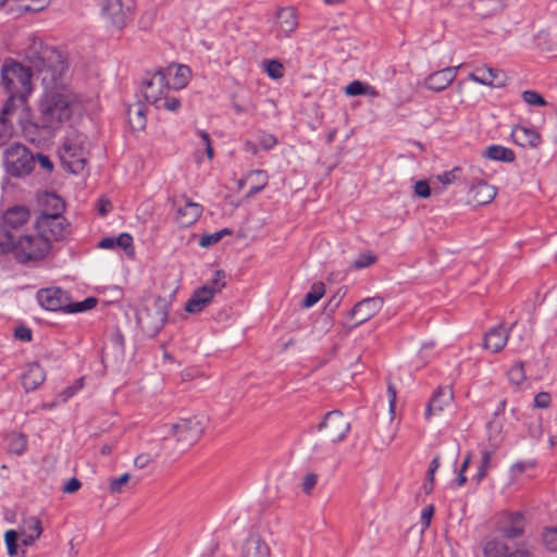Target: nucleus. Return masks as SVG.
<instances>
[{
	"label": "nucleus",
	"mask_w": 557,
	"mask_h": 557,
	"mask_svg": "<svg viewBox=\"0 0 557 557\" xmlns=\"http://www.w3.org/2000/svg\"><path fill=\"white\" fill-rule=\"evenodd\" d=\"M44 95L39 101L38 116L35 125L54 132L69 122L74 115L83 112L82 97L69 85V74L52 76L46 74L41 78Z\"/></svg>",
	"instance_id": "1"
},
{
	"label": "nucleus",
	"mask_w": 557,
	"mask_h": 557,
	"mask_svg": "<svg viewBox=\"0 0 557 557\" xmlns=\"http://www.w3.org/2000/svg\"><path fill=\"white\" fill-rule=\"evenodd\" d=\"M25 59L29 63L28 67L38 72L40 78L46 74L57 78L69 74L67 64L62 54L39 38L29 39L25 48Z\"/></svg>",
	"instance_id": "2"
},
{
	"label": "nucleus",
	"mask_w": 557,
	"mask_h": 557,
	"mask_svg": "<svg viewBox=\"0 0 557 557\" xmlns=\"http://www.w3.org/2000/svg\"><path fill=\"white\" fill-rule=\"evenodd\" d=\"M168 300L159 296L148 300L137 311V323L145 334L153 337L160 332L168 320Z\"/></svg>",
	"instance_id": "3"
},
{
	"label": "nucleus",
	"mask_w": 557,
	"mask_h": 557,
	"mask_svg": "<svg viewBox=\"0 0 557 557\" xmlns=\"http://www.w3.org/2000/svg\"><path fill=\"white\" fill-rule=\"evenodd\" d=\"M3 166L12 177H25L35 168V154L20 143L10 144L3 151Z\"/></svg>",
	"instance_id": "4"
},
{
	"label": "nucleus",
	"mask_w": 557,
	"mask_h": 557,
	"mask_svg": "<svg viewBox=\"0 0 557 557\" xmlns=\"http://www.w3.org/2000/svg\"><path fill=\"white\" fill-rule=\"evenodd\" d=\"M135 11L134 0H101L100 15L106 26L122 32L132 21Z\"/></svg>",
	"instance_id": "5"
},
{
	"label": "nucleus",
	"mask_w": 557,
	"mask_h": 557,
	"mask_svg": "<svg viewBox=\"0 0 557 557\" xmlns=\"http://www.w3.org/2000/svg\"><path fill=\"white\" fill-rule=\"evenodd\" d=\"M32 69L16 61H5L1 67L2 85L8 92L29 96L33 91Z\"/></svg>",
	"instance_id": "6"
},
{
	"label": "nucleus",
	"mask_w": 557,
	"mask_h": 557,
	"mask_svg": "<svg viewBox=\"0 0 557 557\" xmlns=\"http://www.w3.org/2000/svg\"><path fill=\"white\" fill-rule=\"evenodd\" d=\"M49 250V239L44 236L17 235L13 240L12 253L21 263L42 259Z\"/></svg>",
	"instance_id": "7"
},
{
	"label": "nucleus",
	"mask_w": 557,
	"mask_h": 557,
	"mask_svg": "<svg viewBox=\"0 0 557 557\" xmlns=\"http://www.w3.org/2000/svg\"><path fill=\"white\" fill-rule=\"evenodd\" d=\"M51 199L55 202V211L53 213H42L39 220V224L42 227L46 236H50V238L54 240H61L69 233V224L61 215L63 202L57 196H51ZM47 238L49 239V237Z\"/></svg>",
	"instance_id": "8"
},
{
	"label": "nucleus",
	"mask_w": 557,
	"mask_h": 557,
	"mask_svg": "<svg viewBox=\"0 0 557 557\" xmlns=\"http://www.w3.org/2000/svg\"><path fill=\"white\" fill-rule=\"evenodd\" d=\"M82 143L79 136L76 138L67 137L59 150L62 164L74 174L82 172L86 163Z\"/></svg>",
	"instance_id": "9"
},
{
	"label": "nucleus",
	"mask_w": 557,
	"mask_h": 557,
	"mask_svg": "<svg viewBox=\"0 0 557 557\" xmlns=\"http://www.w3.org/2000/svg\"><path fill=\"white\" fill-rule=\"evenodd\" d=\"M481 170L476 168H470L462 180L470 186V194L472 202L479 206L490 203L497 194L496 187L487 184L484 180L480 178L476 174H480Z\"/></svg>",
	"instance_id": "10"
},
{
	"label": "nucleus",
	"mask_w": 557,
	"mask_h": 557,
	"mask_svg": "<svg viewBox=\"0 0 557 557\" xmlns=\"http://www.w3.org/2000/svg\"><path fill=\"white\" fill-rule=\"evenodd\" d=\"M454 392L450 386H440L434 392L426 407L429 416H453L456 414Z\"/></svg>",
	"instance_id": "11"
},
{
	"label": "nucleus",
	"mask_w": 557,
	"mask_h": 557,
	"mask_svg": "<svg viewBox=\"0 0 557 557\" xmlns=\"http://www.w3.org/2000/svg\"><path fill=\"white\" fill-rule=\"evenodd\" d=\"M524 517L519 512H502L495 521V531L506 539H515L523 534Z\"/></svg>",
	"instance_id": "12"
},
{
	"label": "nucleus",
	"mask_w": 557,
	"mask_h": 557,
	"mask_svg": "<svg viewBox=\"0 0 557 557\" xmlns=\"http://www.w3.org/2000/svg\"><path fill=\"white\" fill-rule=\"evenodd\" d=\"M170 89L166 74L163 71L154 72L149 78L143 82V94L145 99L156 106L168 94Z\"/></svg>",
	"instance_id": "13"
},
{
	"label": "nucleus",
	"mask_w": 557,
	"mask_h": 557,
	"mask_svg": "<svg viewBox=\"0 0 557 557\" xmlns=\"http://www.w3.org/2000/svg\"><path fill=\"white\" fill-rule=\"evenodd\" d=\"M40 306L50 311H65L70 305L69 294L59 287L42 288L37 293Z\"/></svg>",
	"instance_id": "14"
},
{
	"label": "nucleus",
	"mask_w": 557,
	"mask_h": 557,
	"mask_svg": "<svg viewBox=\"0 0 557 557\" xmlns=\"http://www.w3.org/2000/svg\"><path fill=\"white\" fill-rule=\"evenodd\" d=\"M298 27L296 10L293 7L280 8L274 15L272 33L276 38L288 37Z\"/></svg>",
	"instance_id": "15"
},
{
	"label": "nucleus",
	"mask_w": 557,
	"mask_h": 557,
	"mask_svg": "<svg viewBox=\"0 0 557 557\" xmlns=\"http://www.w3.org/2000/svg\"><path fill=\"white\" fill-rule=\"evenodd\" d=\"M384 300L380 296L369 297L357 302L348 315L350 319H357L355 326L364 323L374 317L382 308Z\"/></svg>",
	"instance_id": "16"
},
{
	"label": "nucleus",
	"mask_w": 557,
	"mask_h": 557,
	"mask_svg": "<svg viewBox=\"0 0 557 557\" xmlns=\"http://www.w3.org/2000/svg\"><path fill=\"white\" fill-rule=\"evenodd\" d=\"M29 211L26 207L14 206L9 208L2 215L0 224L9 231L13 237L20 235L21 228L28 222Z\"/></svg>",
	"instance_id": "17"
},
{
	"label": "nucleus",
	"mask_w": 557,
	"mask_h": 557,
	"mask_svg": "<svg viewBox=\"0 0 557 557\" xmlns=\"http://www.w3.org/2000/svg\"><path fill=\"white\" fill-rule=\"evenodd\" d=\"M178 441L194 443L203 431L200 420H176L168 425Z\"/></svg>",
	"instance_id": "18"
},
{
	"label": "nucleus",
	"mask_w": 557,
	"mask_h": 557,
	"mask_svg": "<svg viewBox=\"0 0 557 557\" xmlns=\"http://www.w3.org/2000/svg\"><path fill=\"white\" fill-rule=\"evenodd\" d=\"M458 66H447L431 73L424 81V86L433 91L440 92L446 89L456 78Z\"/></svg>",
	"instance_id": "19"
},
{
	"label": "nucleus",
	"mask_w": 557,
	"mask_h": 557,
	"mask_svg": "<svg viewBox=\"0 0 557 557\" xmlns=\"http://www.w3.org/2000/svg\"><path fill=\"white\" fill-rule=\"evenodd\" d=\"M349 430L350 424L347 420H322L318 424V431L331 442L343 440Z\"/></svg>",
	"instance_id": "20"
},
{
	"label": "nucleus",
	"mask_w": 557,
	"mask_h": 557,
	"mask_svg": "<svg viewBox=\"0 0 557 557\" xmlns=\"http://www.w3.org/2000/svg\"><path fill=\"white\" fill-rule=\"evenodd\" d=\"M46 380V372L38 362L27 364L22 374V384L26 392L36 389Z\"/></svg>",
	"instance_id": "21"
},
{
	"label": "nucleus",
	"mask_w": 557,
	"mask_h": 557,
	"mask_svg": "<svg viewBox=\"0 0 557 557\" xmlns=\"http://www.w3.org/2000/svg\"><path fill=\"white\" fill-rule=\"evenodd\" d=\"M41 533L42 528L38 518L30 516L23 519L20 534L25 546L32 545Z\"/></svg>",
	"instance_id": "22"
},
{
	"label": "nucleus",
	"mask_w": 557,
	"mask_h": 557,
	"mask_svg": "<svg viewBox=\"0 0 557 557\" xmlns=\"http://www.w3.org/2000/svg\"><path fill=\"white\" fill-rule=\"evenodd\" d=\"M508 341V333L502 325L492 327L484 336L483 346L492 352L500 351Z\"/></svg>",
	"instance_id": "23"
},
{
	"label": "nucleus",
	"mask_w": 557,
	"mask_h": 557,
	"mask_svg": "<svg viewBox=\"0 0 557 557\" xmlns=\"http://www.w3.org/2000/svg\"><path fill=\"white\" fill-rule=\"evenodd\" d=\"M213 299L212 292L199 287L196 289L185 305V310L189 313L201 312Z\"/></svg>",
	"instance_id": "24"
},
{
	"label": "nucleus",
	"mask_w": 557,
	"mask_h": 557,
	"mask_svg": "<svg viewBox=\"0 0 557 557\" xmlns=\"http://www.w3.org/2000/svg\"><path fill=\"white\" fill-rule=\"evenodd\" d=\"M202 206L190 199H185V205L177 209L180 223L185 226L194 224L202 214Z\"/></svg>",
	"instance_id": "25"
},
{
	"label": "nucleus",
	"mask_w": 557,
	"mask_h": 557,
	"mask_svg": "<svg viewBox=\"0 0 557 557\" xmlns=\"http://www.w3.org/2000/svg\"><path fill=\"white\" fill-rule=\"evenodd\" d=\"M478 72L484 75V85L492 88H502L507 84L508 77L502 70L487 65L479 66Z\"/></svg>",
	"instance_id": "26"
},
{
	"label": "nucleus",
	"mask_w": 557,
	"mask_h": 557,
	"mask_svg": "<svg viewBox=\"0 0 557 557\" xmlns=\"http://www.w3.org/2000/svg\"><path fill=\"white\" fill-rule=\"evenodd\" d=\"M511 136L513 141L522 147H536L541 143V137L537 132L523 126L515 127L511 132Z\"/></svg>",
	"instance_id": "27"
},
{
	"label": "nucleus",
	"mask_w": 557,
	"mask_h": 557,
	"mask_svg": "<svg viewBox=\"0 0 557 557\" xmlns=\"http://www.w3.org/2000/svg\"><path fill=\"white\" fill-rule=\"evenodd\" d=\"M243 557H270L269 546L259 536H250L243 550Z\"/></svg>",
	"instance_id": "28"
},
{
	"label": "nucleus",
	"mask_w": 557,
	"mask_h": 557,
	"mask_svg": "<svg viewBox=\"0 0 557 557\" xmlns=\"http://www.w3.org/2000/svg\"><path fill=\"white\" fill-rule=\"evenodd\" d=\"M9 97L1 110V116L8 117L17 109H27V99L29 96H25L16 92H8Z\"/></svg>",
	"instance_id": "29"
},
{
	"label": "nucleus",
	"mask_w": 557,
	"mask_h": 557,
	"mask_svg": "<svg viewBox=\"0 0 557 557\" xmlns=\"http://www.w3.org/2000/svg\"><path fill=\"white\" fill-rule=\"evenodd\" d=\"M508 550V546L502 540L494 536L487 537L483 545L485 557H509Z\"/></svg>",
	"instance_id": "30"
},
{
	"label": "nucleus",
	"mask_w": 557,
	"mask_h": 557,
	"mask_svg": "<svg viewBox=\"0 0 557 557\" xmlns=\"http://www.w3.org/2000/svg\"><path fill=\"white\" fill-rule=\"evenodd\" d=\"M474 12L481 17H490L503 9L502 0H474Z\"/></svg>",
	"instance_id": "31"
},
{
	"label": "nucleus",
	"mask_w": 557,
	"mask_h": 557,
	"mask_svg": "<svg viewBox=\"0 0 557 557\" xmlns=\"http://www.w3.org/2000/svg\"><path fill=\"white\" fill-rule=\"evenodd\" d=\"M483 156L487 159L494 160V161H500V162H513L516 159L515 152L506 148L504 146L499 145H492L487 147L483 153Z\"/></svg>",
	"instance_id": "32"
},
{
	"label": "nucleus",
	"mask_w": 557,
	"mask_h": 557,
	"mask_svg": "<svg viewBox=\"0 0 557 557\" xmlns=\"http://www.w3.org/2000/svg\"><path fill=\"white\" fill-rule=\"evenodd\" d=\"M128 122L134 131H143L146 127V109L143 104L136 103L127 109Z\"/></svg>",
	"instance_id": "33"
},
{
	"label": "nucleus",
	"mask_w": 557,
	"mask_h": 557,
	"mask_svg": "<svg viewBox=\"0 0 557 557\" xmlns=\"http://www.w3.org/2000/svg\"><path fill=\"white\" fill-rule=\"evenodd\" d=\"M7 448L10 454L21 456L27 449L26 435L17 432H12L5 437Z\"/></svg>",
	"instance_id": "34"
},
{
	"label": "nucleus",
	"mask_w": 557,
	"mask_h": 557,
	"mask_svg": "<svg viewBox=\"0 0 557 557\" xmlns=\"http://www.w3.org/2000/svg\"><path fill=\"white\" fill-rule=\"evenodd\" d=\"M248 178L252 180V184L250 190L248 193V197H251L258 193H260L268 185V174L262 170H252L248 174Z\"/></svg>",
	"instance_id": "35"
},
{
	"label": "nucleus",
	"mask_w": 557,
	"mask_h": 557,
	"mask_svg": "<svg viewBox=\"0 0 557 557\" xmlns=\"http://www.w3.org/2000/svg\"><path fill=\"white\" fill-rule=\"evenodd\" d=\"M325 286L322 282L313 283L310 292H308L302 300L304 308H310L315 305L324 295Z\"/></svg>",
	"instance_id": "36"
},
{
	"label": "nucleus",
	"mask_w": 557,
	"mask_h": 557,
	"mask_svg": "<svg viewBox=\"0 0 557 557\" xmlns=\"http://www.w3.org/2000/svg\"><path fill=\"white\" fill-rule=\"evenodd\" d=\"M225 272L223 270H216L214 272V276L212 280H210L208 283H206L201 288H207L210 292H212V296L214 297L215 294L221 293L222 289L225 287Z\"/></svg>",
	"instance_id": "37"
},
{
	"label": "nucleus",
	"mask_w": 557,
	"mask_h": 557,
	"mask_svg": "<svg viewBox=\"0 0 557 557\" xmlns=\"http://www.w3.org/2000/svg\"><path fill=\"white\" fill-rule=\"evenodd\" d=\"M83 387V377L78 379L72 386H67L58 395V400L50 403V404H44V407L52 408L59 403H65L69 398H71L78 389Z\"/></svg>",
	"instance_id": "38"
},
{
	"label": "nucleus",
	"mask_w": 557,
	"mask_h": 557,
	"mask_svg": "<svg viewBox=\"0 0 557 557\" xmlns=\"http://www.w3.org/2000/svg\"><path fill=\"white\" fill-rule=\"evenodd\" d=\"M232 233V230L226 227L212 234H203L199 239V245L203 248L211 247L218 244L225 235H231Z\"/></svg>",
	"instance_id": "39"
},
{
	"label": "nucleus",
	"mask_w": 557,
	"mask_h": 557,
	"mask_svg": "<svg viewBox=\"0 0 557 557\" xmlns=\"http://www.w3.org/2000/svg\"><path fill=\"white\" fill-rule=\"evenodd\" d=\"M13 240L15 237L0 224V256L12 252Z\"/></svg>",
	"instance_id": "40"
},
{
	"label": "nucleus",
	"mask_w": 557,
	"mask_h": 557,
	"mask_svg": "<svg viewBox=\"0 0 557 557\" xmlns=\"http://www.w3.org/2000/svg\"><path fill=\"white\" fill-rule=\"evenodd\" d=\"M189 77V67L186 65H178L175 70L173 87L176 89L185 87L188 83Z\"/></svg>",
	"instance_id": "41"
},
{
	"label": "nucleus",
	"mask_w": 557,
	"mask_h": 557,
	"mask_svg": "<svg viewBox=\"0 0 557 557\" xmlns=\"http://www.w3.org/2000/svg\"><path fill=\"white\" fill-rule=\"evenodd\" d=\"M96 305H97V299L94 297L86 298L83 301H78V302L70 301L66 312L76 313V312L88 311V310L95 308Z\"/></svg>",
	"instance_id": "42"
},
{
	"label": "nucleus",
	"mask_w": 557,
	"mask_h": 557,
	"mask_svg": "<svg viewBox=\"0 0 557 557\" xmlns=\"http://www.w3.org/2000/svg\"><path fill=\"white\" fill-rule=\"evenodd\" d=\"M543 543L548 550L557 552V527H549L544 530Z\"/></svg>",
	"instance_id": "43"
},
{
	"label": "nucleus",
	"mask_w": 557,
	"mask_h": 557,
	"mask_svg": "<svg viewBox=\"0 0 557 557\" xmlns=\"http://www.w3.org/2000/svg\"><path fill=\"white\" fill-rule=\"evenodd\" d=\"M481 455V465L475 475L478 482H481L486 476L492 461V451L482 450Z\"/></svg>",
	"instance_id": "44"
},
{
	"label": "nucleus",
	"mask_w": 557,
	"mask_h": 557,
	"mask_svg": "<svg viewBox=\"0 0 557 557\" xmlns=\"http://www.w3.org/2000/svg\"><path fill=\"white\" fill-rule=\"evenodd\" d=\"M508 377L509 381L513 384L519 386L522 382L525 380L524 374V366L522 362H519L515 364L509 371H508Z\"/></svg>",
	"instance_id": "45"
},
{
	"label": "nucleus",
	"mask_w": 557,
	"mask_h": 557,
	"mask_svg": "<svg viewBox=\"0 0 557 557\" xmlns=\"http://www.w3.org/2000/svg\"><path fill=\"white\" fill-rule=\"evenodd\" d=\"M377 260L376 256L371 252H364L359 255L351 263V267L354 269H364L373 263H375Z\"/></svg>",
	"instance_id": "46"
},
{
	"label": "nucleus",
	"mask_w": 557,
	"mask_h": 557,
	"mask_svg": "<svg viewBox=\"0 0 557 557\" xmlns=\"http://www.w3.org/2000/svg\"><path fill=\"white\" fill-rule=\"evenodd\" d=\"M535 467H536V461L534 459L518 461L510 467V474L513 479H516L522 472H524L529 469H534Z\"/></svg>",
	"instance_id": "47"
},
{
	"label": "nucleus",
	"mask_w": 557,
	"mask_h": 557,
	"mask_svg": "<svg viewBox=\"0 0 557 557\" xmlns=\"http://www.w3.org/2000/svg\"><path fill=\"white\" fill-rule=\"evenodd\" d=\"M265 72L267 74L274 79L282 78L284 75V67L282 63L275 60H270L265 62Z\"/></svg>",
	"instance_id": "48"
},
{
	"label": "nucleus",
	"mask_w": 557,
	"mask_h": 557,
	"mask_svg": "<svg viewBox=\"0 0 557 557\" xmlns=\"http://www.w3.org/2000/svg\"><path fill=\"white\" fill-rule=\"evenodd\" d=\"M12 124L3 116H0V146L4 145L12 136Z\"/></svg>",
	"instance_id": "49"
},
{
	"label": "nucleus",
	"mask_w": 557,
	"mask_h": 557,
	"mask_svg": "<svg viewBox=\"0 0 557 557\" xmlns=\"http://www.w3.org/2000/svg\"><path fill=\"white\" fill-rule=\"evenodd\" d=\"M18 533L15 530H8L4 534V541L7 544L8 553L10 556L16 555L17 552V540Z\"/></svg>",
	"instance_id": "50"
},
{
	"label": "nucleus",
	"mask_w": 557,
	"mask_h": 557,
	"mask_svg": "<svg viewBox=\"0 0 557 557\" xmlns=\"http://www.w3.org/2000/svg\"><path fill=\"white\" fill-rule=\"evenodd\" d=\"M522 99L524 102L531 106H545L546 101L544 98L536 91L533 90H524L522 92Z\"/></svg>",
	"instance_id": "51"
},
{
	"label": "nucleus",
	"mask_w": 557,
	"mask_h": 557,
	"mask_svg": "<svg viewBox=\"0 0 557 557\" xmlns=\"http://www.w3.org/2000/svg\"><path fill=\"white\" fill-rule=\"evenodd\" d=\"M157 109H165L175 112L181 107V101L177 98H169L166 95L154 106Z\"/></svg>",
	"instance_id": "52"
},
{
	"label": "nucleus",
	"mask_w": 557,
	"mask_h": 557,
	"mask_svg": "<svg viewBox=\"0 0 557 557\" xmlns=\"http://www.w3.org/2000/svg\"><path fill=\"white\" fill-rule=\"evenodd\" d=\"M461 173L460 168H454L450 171L444 172L443 174L438 175V181L444 185H449L456 181L460 180L459 174Z\"/></svg>",
	"instance_id": "53"
},
{
	"label": "nucleus",
	"mask_w": 557,
	"mask_h": 557,
	"mask_svg": "<svg viewBox=\"0 0 557 557\" xmlns=\"http://www.w3.org/2000/svg\"><path fill=\"white\" fill-rule=\"evenodd\" d=\"M318 482V475L315 473H307L304 476V481L301 483V490L305 494H311V491L314 488Z\"/></svg>",
	"instance_id": "54"
},
{
	"label": "nucleus",
	"mask_w": 557,
	"mask_h": 557,
	"mask_svg": "<svg viewBox=\"0 0 557 557\" xmlns=\"http://www.w3.org/2000/svg\"><path fill=\"white\" fill-rule=\"evenodd\" d=\"M129 480V474L124 473L120 478L112 479L110 482V492L113 494H119L122 492V486L127 483Z\"/></svg>",
	"instance_id": "55"
},
{
	"label": "nucleus",
	"mask_w": 557,
	"mask_h": 557,
	"mask_svg": "<svg viewBox=\"0 0 557 557\" xmlns=\"http://www.w3.org/2000/svg\"><path fill=\"white\" fill-rule=\"evenodd\" d=\"M363 88H364V83H362L360 81H354L345 87V92L348 96L355 97V96L363 95V92H364Z\"/></svg>",
	"instance_id": "56"
},
{
	"label": "nucleus",
	"mask_w": 557,
	"mask_h": 557,
	"mask_svg": "<svg viewBox=\"0 0 557 557\" xmlns=\"http://www.w3.org/2000/svg\"><path fill=\"white\" fill-rule=\"evenodd\" d=\"M346 294V288H339L329 300L327 308L331 312H333L343 300L344 296Z\"/></svg>",
	"instance_id": "57"
},
{
	"label": "nucleus",
	"mask_w": 557,
	"mask_h": 557,
	"mask_svg": "<svg viewBox=\"0 0 557 557\" xmlns=\"http://www.w3.org/2000/svg\"><path fill=\"white\" fill-rule=\"evenodd\" d=\"M552 401V397L546 392H541L534 397V406L536 408H547Z\"/></svg>",
	"instance_id": "58"
},
{
	"label": "nucleus",
	"mask_w": 557,
	"mask_h": 557,
	"mask_svg": "<svg viewBox=\"0 0 557 557\" xmlns=\"http://www.w3.org/2000/svg\"><path fill=\"white\" fill-rule=\"evenodd\" d=\"M115 239V246H119L123 248L124 250H127L128 248H132L133 246V238L128 233H122L117 237H114Z\"/></svg>",
	"instance_id": "59"
},
{
	"label": "nucleus",
	"mask_w": 557,
	"mask_h": 557,
	"mask_svg": "<svg viewBox=\"0 0 557 557\" xmlns=\"http://www.w3.org/2000/svg\"><path fill=\"white\" fill-rule=\"evenodd\" d=\"M414 194L421 198H428L431 194V189L428 182L418 181L414 185Z\"/></svg>",
	"instance_id": "60"
},
{
	"label": "nucleus",
	"mask_w": 557,
	"mask_h": 557,
	"mask_svg": "<svg viewBox=\"0 0 557 557\" xmlns=\"http://www.w3.org/2000/svg\"><path fill=\"white\" fill-rule=\"evenodd\" d=\"M15 338L22 342H30L32 341V331L27 326H18L14 332Z\"/></svg>",
	"instance_id": "61"
},
{
	"label": "nucleus",
	"mask_w": 557,
	"mask_h": 557,
	"mask_svg": "<svg viewBox=\"0 0 557 557\" xmlns=\"http://www.w3.org/2000/svg\"><path fill=\"white\" fill-rule=\"evenodd\" d=\"M38 161L39 165L45 169L47 172H51L53 170V163L48 156L42 153L35 154V161Z\"/></svg>",
	"instance_id": "62"
},
{
	"label": "nucleus",
	"mask_w": 557,
	"mask_h": 557,
	"mask_svg": "<svg viewBox=\"0 0 557 557\" xmlns=\"http://www.w3.org/2000/svg\"><path fill=\"white\" fill-rule=\"evenodd\" d=\"M276 143V138L271 134H264L259 140L261 148L264 150L272 149Z\"/></svg>",
	"instance_id": "63"
},
{
	"label": "nucleus",
	"mask_w": 557,
	"mask_h": 557,
	"mask_svg": "<svg viewBox=\"0 0 557 557\" xmlns=\"http://www.w3.org/2000/svg\"><path fill=\"white\" fill-rule=\"evenodd\" d=\"M82 486V483L79 480H77L76 478H72L70 479L65 485L63 486V492L64 493H75L76 491H78Z\"/></svg>",
	"instance_id": "64"
}]
</instances>
